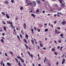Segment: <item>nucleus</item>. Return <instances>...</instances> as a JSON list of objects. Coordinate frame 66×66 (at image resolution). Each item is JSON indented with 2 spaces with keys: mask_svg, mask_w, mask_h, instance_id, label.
Here are the masks:
<instances>
[{
  "mask_svg": "<svg viewBox=\"0 0 66 66\" xmlns=\"http://www.w3.org/2000/svg\"><path fill=\"white\" fill-rule=\"evenodd\" d=\"M66 21L64 20H63L62 22L61 23V24L62 25H65L66 23Z\"/></svg>",
  "mask_w": 66,
  "mask_h": 66,
  "instance_id": "f257e3e1",
  "label": "nucleus"
},
{
  "mask_svg": "<svg viewBox=\"0 0 66 66\" xmlns=\"http://www.w3.org/2000/svg\"><path fill=\"white\" fill-rule=\"evenodd\" d=\"M17 58L18 59H20V60H21V61H22L23 60V59H22V58H21V57H20V56L17 57Z\"/></svg>",
  "mask_w": 66,
  "mask_h": 66,
  "instance_id": "f03ea898",
  "label": "nucleus"
},
{
  "mask_svg": "<svg viewBox=\"0 0 66 66\" xmlns=\"http://www.w3.org/2000/svg\"><path fill=\"white\" fill-rule=\"evenodd\" d=\"M55 32L56 34H59L60 33V32L57 31L56 30H55Z\"/></svg>",
  "mask_w": 66,
  "mask_h": 66,
  "instance_id": "7ed1b4c3",
  "label": "nucleus"
},
{
  "mask_svg": "<svg viewBox=\"0 0 66 66\" xmlns=\"http://www.w3.org/2000/svg\"><path fill=\"white\" fill-rule=\"evenodd\" d=\"M32 5H33V6H35V5H36V4L35 2L34 1V2H33Z\"/></svg>",
  "mask_w": 66,
  "mask_h": 66,
  "instance_id": "20e7f679",
  "label": "nucleus"
},
{
  "mask_svg": "<svg viewBox=\"0 0 66 66\" xmlns=\"http://www.w3.org/2000/svg\"><path fill=\"white\" fill-rule=\"evenodd\" d=\"M65 61V60L64 59H63L62 60V64H63Z\"/></svg>",
  "mask_w": 66,
  "mask_h": 66,
  "instance_id": "39448f33",
  "label": "nucleus"
},
{
  "mask_svg": "<svg viewBox=\"0 0 66 66\" xmlns=\"http://www.w3.org/2000/svg\"><path fill=\"white\" fill-rule=\"evenodd\" d=\"M24 29L25 30H26V24L25 23H24Z\"/></svg>",
  "mask_w": 66,
  "mask_h": 66,
  "instance_id": "423d86ee",
  "label": "nucleus"
},
{
  "mask_svg": "<svg viewBox=\"0 0 66 66\" xmlns=\"http://www.w3.org/2000/svg\"><path fill=\"white\" fill-rule=\"evenodd\" d=\"M39 43H40V46H41V47H42L43 46V44H42V43L41 42H39Z\"/></svg>",
  "mask_w": 66,
  "mask_h": 66,
  "instance_id": "0eeeda50",
  "label": "nucleus"
},
{
  "mask_svg": "<svg viewBox=\"0 0 66 66\" xmlns=\"http://www.w3.org/2000/svg\"><path fill=\"white\" fill-rule=\"evenodd\" d=\"M28 5H33V4L31 2V3H29L27 4Z\"/></svg>",
  "mask_w": 66,
  "mask_h": 66,
  "instance_id": "6e6552de",
  "label": "nucleus"
},
{
  "mask_svg": "<svg viewBox=\"0 0 66 66\" xmlns=\"http://www.w3.org/2000/svg\"><path fill=\"white\" fill-rule=\"evenodd\" d=\"M31 16H33L34 18H35V15L34 14L31 13Z\"/></svg>",
  "mask_w": 66,
  "mask_h": 66,
  "instance_id": "1a4fd4ad",
  "label": "nucleus"
},
{
  "mask_svg": "<svg viewBox=\"0 0 66 66\" xmlns=\"http://www.w3.org/2000/svg\"><path fill=\"white\" fill-rule=\"evenodd\" d=\"M6 17L7 18H10V16L8 15H7V14H6Z\"/></svg>",
  "mask_w": 66,
  "mask_h": 66,
  "instance_id": "9d476101",
  "label": "nucleus"
},
{
  "mask_svg": "<svg viewBox=\"0 0 66 66\" xmlns=\"http://www.w3.org/2000/svg\"><path fill=\"white\" fill-rule=\"evenodd\" d=\"M29 37V36L27 34H26V36H25V37L27 39H28V37Z\"/></svg>",
  "mask_w": 66,
  "mask_h": 66,
  "instance_id": "9b49d317",
  "label": "nucleus"
},
{
  "mask_svg": "<svg viewBox=\"0 0 66 66\" xmlns=\"http://www.w3.org/2000/svg\"><path fill=\"white\" fill-rule=\"evenodd\" d=\"M23 41L26 43L27 44V40H26V39H25L23 40Z\"/></svg>",
  "mask_w": 66,
  "mask_h": 66,
  "instance_id": "f8f14e48",
  "label": "nucleus"
},
{
  "mask_svg": "<svg viewBox=\"0 0 66 66\" xmlns=\"http://www.w3.org/2000/svg\"><path fill=\"white\" fill-rule=\"evenodd\" d=\"M26 2L27 3V4H28V3H30V1H29L28 0H26Z\"/></svg>",
  "mask_w": 66,
  "mask_h": 66,
  "instance_id": "ddd939ff",
  "label": "nucleus"
},
{
  "mask_svg": "<svg viewBox=\"0 0 66 66\" xmlns=\"http://www.w3.org/2000/svg\"><path fill=\"white\" fill-rule=\"evenodd\" d=\"M7 64L8 66H11V64L9 62L7 63Z\"/></svg>",
  "mask_w": 66,
  "mask_h": 66,
  "instance_id": "4468645a",
  "label": "nucleus"
},
{
  "mask_svg": "<svg viewBox=\"0 0 66 66\" xmlns=\"http://www.w3.org/2000/svg\"><path fill=\"white\" fill-rule=\"evenodd\" d=\"M57 14H60V15H62V13L61 12H57Z\"/></svg>",
  "mask_w": 66,
  "mask_h": 66,
  "instance_id": "2eb2a0df",
  "label": "nucleus"
},
{
  "mask_svg": "<svg viewBox=\"0 0 66 66\" xmlns=\"http://www.w3.org/2000/svg\"><path fill=\"white\" fill-rule=\"evenodd\" d=\"M59 1L60 3H62V0H59Z\"/></svg>",
  "mask_w": 66,
  "mask_h": 66,
  "instance_id": "dca6fc26",
  "label": "nucleus"
},
{
  "mask_svg": "<svg viewBox=\"0 0 66 66\" xmlns=\"http://www.w3.org/2000/svg\"><path fill=\"white\" fill-rule=\"evenodd\" d=\"M36 13H39V10L38 9H37L36 11Z\"/></svg>",
  "mask_w": 66,
  "mask_h": 66,
  "instance_id": "f3484780",
  "label": "nucleus"
},
{
  "mask_svg": "<svg viewBox=\"0 0 66 66\" xmlns=\"http://www.w3.org/2000/svg\"><path fill=\"white\" fill-rule=\"evenodd\" d=\"M54 50H55V48H53L51 50V51H54Z\"/></svg>",
  "mask_w": 66,
  "mask_h": 66,
  "instance_id": "a211bd4d",
  "label": "nucleus"
},
{
  "mask_svg": "<svg viewBox=\"0 0 66 66\" xmlns=\"http://www.w3.org/2000/svg\"><path fill=\"white\" fill-rule=\"evenodd\" d=\"M4 29V30H5V31H6V27H3Z\"/></svg>",
  "mask_w": 66,
  "mask_h": 66,
  "instance_id": "6ab92c4d",
  "label": "nucleus"
},
{
  "mask_svg": "<svg viewBox=\"0 0 66 66\" xmlns=\"http://www.w3.org/2000/svg\"><path fill=\"white\" fill-rule=\"evenodd\" d=\"M37 2V3H38V4H39L40 3V1H36Z\"/></svg>",
  "mask_w": 66,
  "mask_h": 66,
  "instance_id": "aec40b11",
  "label": "nucleus"
},
{
  "mask_svg": "<svg viewBox=\"0 0 66 66\" xmlns=\"http://www.w3.org/2000/svg\"><path fill=\"white\" fill-rule=\"evenodd\" d=\"M19 63H18V64L19 66H21V64H20V62H19Z\"/></svg>",
  "mask_w": 66,
  "mask_h": 66,
  "instance_id": "412c9836",
  "label": "nucleus"
},
{
  "mask_svg": "<svg viewBox=\"0 0 66 66\" xmlns=\"http://www.w3.org/2000/svg\"><path fill=\"white\" fill-rule=\"evenodd\" d=\"M47 31H48V29H46L45 30V32H47Z\"/></svg>",
  "mask_w": 66,
  "mask_h": 66,
  "instance_id": "4be33fe9",
  "label": "nucleus"
},
{
  "mask_svg": "<svg viewBox=\"0 0 66 66\" xmlns=\"http://www.w3.org/2000/svg\"><path fill=\"white\" fill-rule=\"evenodd\" d=\"M46 58H45V60H44V63H45V62H46Z\"/></svg>",
  "mask_w": 66,
  "mask_h": 66,
  "instance_id": "5701e85b",
  "label": "nucleus"
},
{
  "mask_svg": "<svg viewBox=\"0 0 66 66\" xmlns=\"http://www.w3.org/2000/svg\"><path fill=\"white\" fill-rule=\"evenodd\" d=\"M13 24V23L12 22H9V24Z\"/></svg>",
  "mask_w": 66,
  "mask_h": 66,
  "instance_id": "b1692460",
  "label": "nucleus"
},
{
  "mask_svg": "<svg viewBox=\"0 0 66 66\" xmlns=\"http://www.w3.org/2000/svg\"><path fill=\"white\" fill-rule=\"evenodd\" d=\"M17 37L18 38H19V40H20V38H19V36H17Z\"/></svg>",
  "mask_w": 66,
  "mask_h": 66,
  "instance_id": "393cba45",
  "label": "nucleus"
},
{
  "mask_svg": "<svg viewBox=\"0 0 66 66\" xmlns=\"http://www.w3.org/2000/svg\"><path fill=\"white\" fill-rule=\"evenodd\" d=\"M0 63H1V65H2V63H3V61H1V63L0 62Z\"/></svg>",
  "mask_w": 66,
  "mask_h": 66,
  "instance_id": "a878e982",
  "label": "nucleus"
},
{
  "mask_svg": "<svg viewBox=\"0 0 66 66\" xmlns=\"http://www.w3.org/2000/svg\"><path fill=\"white\" fill-rule=\"evenodd\" d=\"M3 41H4V40H3V39H1V42L2 43H3Z\"/></svg>",
  "mask_w": 66,
  "mask_h": 66,
  "instance_id": "bb28decb",
  "label": "nucleus"
},
{
  "mask_svg": "<svg viewBox=\"0 0 66 66\" xmlns=\"http://www.w3.org/2000/svg\"><path fill=\"white\" fill-rule=\"evenodd\" d=\"M3 23L4 24H6V23L4 22V21H3Z\"/></svg>",
  "mask_w": 66,
  "mask_h": 66,
  "instance_id": "cd10ccee",
  "label": "nucleus"
},
{
  "mask_svg": "<svg viewBox=\"0 0 66 66\" xmlns=\"http://www.w3.org/2000/svg\"><path fill=\"white\" fill-rule=\"evenodd\" d=\"M31 31L32 32V33H34V32H33V29H32Z\"/></svg>",
  "mask_w": 66,
  "mask_h": 66,
  "instance_id": "c85d7f7f",
  "label": "nucleus"
},
{
  "mask_svg": "<svg viewBox=\"0 0 66 66\" xmlns=\"http://www.w3.org/2000/svg\"><path fill=\"white\" fill-rule=\"evenodd\" d=\"M5 3H7V4H8V3H9L7 1H5Z\"/></svg>",
  "mask_w": 66,
  "mask_h": 66,
  "instance_id": "c756f323",
  "label": "nucleus"
},
{
  "mask_svg": "<svg viewBox=\"0 0 66 66\" xmlns=\"http://www.w3.org/2000/svg\"><path fill=\"white\" fill-rule=\"evenodd\" d=\"M2 14H3L4 15H5V13H4L3 12H2Z\"/></svg>",
  "mask_w": 66,
  "mask_h": 66,
  "instance_id": "7c9ffc66",
  "label": "nucleus"
},
{
  "mask_svg": "<svg viewBox=\"0 0 66 66\" xmlns=\"http://www.w3.org/2000/svg\"><path fill=\"white\" fill-rule=\"evenodd\" d=\"M11 2L12 3H14V1L13 0H12Z\"/></svg>",
  "mask_w": 66,
  "mask_h": 66,
  "instance_id": "2f4dec72",
  "label": "nucleus"
},
{
  "mask_svg": "<svg viewBox=\"0 0 66 66\" xmlns=\"http://www.w3.org/2000/svg\"><path fill=\"white\" fill-rule=\"evenodd\" d=\"M20 36L21 38H22V35H21V34L20 35Z\"/></svg>",
  "mask_w": 66,
  "mask_h": 66,
  "instance_id": "473e14b6",
  "label": "nucleus"
},
{
  "mask_svg": "<svg viewBox=\"0 0 66 66\" xmlns=\"http://www.w3.org/2000/svg\"><path fill=\"white\" fill-rule=\"evenodd\" d=\"M62 5L63 6V7H64V4H62Z\"/></svg>",
  "mask_w": 66,
  "mask_h": 66,
  "instance_id": "72a5a7b5",
  "label": "nucleus"
},
{
  "mask_svg": "<svg viewBox=\"0 0 66 66\" xmlns=\"http://www.w3.org/2000/svg\"><path fill=\"white\" fill-rule=\"evenodd\" d=\"M11 54H13V53L12 52H10V53Z\"/></svg>",
  "mask_w": 66,
  "mask_h": 66,
  "instance_id": "f704fd0d",
  "label": "nucleus"
},
{
  "mask_svg": "<svg viewBox=\"0 0 66 66\" xmlns=\"http://www.w3.org/2000/svg\"><path fill=\"white\" fill-rule=\"evenodd\" d=\"M48 65H49V66H51V64H50L49 63L48 64Z\"/></svg>",
  "mask_w": 66,
  "mask_h": 66,
  "instance_id": "c9c22d12",
  "label": "nucleus"
},
{
  "mask_svg": "<svg viewBox=\"0 0 66 66\" xmlns=\"http://www.w3.org/2000/svg\"><path fill=\"white\" fill-rule=\"evenodd\" d=\"M20 9L21 10H23V7H21L20 8Z\"/></svg>",
  "mask_w": 66,
  "mask_h": 66,
  "instance_id": "e433bc0d",
  "label": "nucleus"
},
{
  "mask_svg": "<svg viewBox=\"0 0 66 66\" xmlns=\"http://www.w3.org/2000/svg\"><path fill=\"white\" fill-rule=\"evenodd\" d=\"M5 56H7V54H6V53H5Z\"/></svg>",
  "mask_w": 66,
  "mask_h": 66,
  "instance_id": "4c0bfd02",
  "label": "nucleus"
},
{
  "mask_svg": "<svg viewBox=\"0 0 66 66\" xmlns=\"http://www.w3.org/2000/svg\"><path fill=\"white\" fill-rule=\"evenodd\" d=\"M55 55H57V53L56 52H55Z\"/></svg>",
  "mask_w": 66,
  "mask_h": 66,
  "instance_id": "58836bf2",
  "label": "nucleus"
},
{
  "mask_svg": "<svg viewBox=\"0 0 66 66\" xmlns=\"http://www.w3.org/2000/svg\"><path fill=\"white\" fill-rule=\"evenodd\" d=\"M2 35L3 36H4V35H5V34H4V33H3L2 34Z\"/></svg>",
  "mask_w": 66,
  "mask_h": 66,
  "instance_id": "ea45409f",
  "label": "nucleus"
},
{
  "mask_svg": "<svg viewBox=\"0 0 66 66\" xmlns=\"http://www.w3.org/2000/svg\"><path fill=\"white\" fill-rule=\"evenodd\" d=\"M60 35L61 36H63V34H61Z\"/></svg>",
  "mask_w": 66,
  "mask_h": 66,
  "instance_id": "a19ab883",
  "label": "nucleus"
},
{
  "mask_svg": "<svg viewBox=\"0 0 66 66\" xmlns=\"http://www.w3.org/2000/svg\"><path fill=\"white\" fill-rule=\"evenodd\" d=\"M54 23H56V21H55L54 22Z\"/></svg>",
  "mask_w": 66,
  "mask_h": 66,
  "instance_id": "79ce46f5",
  "label": "nucleus"
},
{
  "mask_svg": "<svg viewBox=\"0 0 66 66\" xmlns=\"http://www.w3.org/2000/svg\"><path fill=\"white\" fill-rule=\"evenodd\" d=\"M2 37V38H3V39H5V38H4V37Z\"/></svg>",
  "mask_w": 66,
  "mask_h": 66,
  "instance_id": "37998d69",
  "label": "nucleus"
},
{
  "mask_svg": "<svg viewBox=\"0 0 66 66\" xmlns=\"http://www.w3.org/2000/svg\"><path fill=\"white\" fill-rule=\"evenodd\" d=\"M50 11H51V12H53V10H52V9H51Z\"/></svg>",
  "mask_w": 66,
  "mask_h": 66,
  "instance_id": "c03bdc74",
  "label": "nucleus"
},
{
  "mask_svg": "<svg viewBox=\"0 0 66 66\" xmlns=\"http://www.w3.org/2000/svg\"><path fill=\"white\" fill-rule=\"evenodd\" d=\"M60 46H59L57 47V49H60Z\"/></svg>",
  "mask_w": 66,
  "mask_h": 66,
  "instance_id": "a18cd8bd",
  "label": "nucleus"
},
{
  "mask_svg": "<svg viewBox=\"0 0 66 66\" xmlns=\"http://www.w3.org/2000/svg\"><path fill=\"white\" fill-rule=\"evenodd\" d=\"M44 25L45 26H46V27H47V24L46 23H45L44 24Z\"/></svg>",
  "mask_w": 66,
  "mask_h": 66,
  "instance_id": "49530a36",
  "label": "nucleus"
},
{
  "mask_svg": "<svg viewBox=\"0 0 66 66\" xmlns=\"http://www.w3.org/2000/svg\"><path fill=\"white\" fill-rule=\"evenodd\" d=\"M43 48L44 50H46V47H43Z\"/></svg>",
  "mask_w": 66,
  "mask_h": 66,
  "instance_id": "de8ad7c7",
  "label": "nucleus"
},
{
  "mask_svg": "<svg viewBox=\"0 0 66 66\" xmlns=\"http://www.w3.org/2000/svg\"><path fill=\"white\" fill-rule=\"evenodd\" d=\"M58 42L59 43H61V41L60 40H59L58 41Z\"/></svg>",
  "mask_w": 66,
  "mask_h": 66,
  "instance_id": "09e8293b",
  "label": "nucleus"
},
{
  "mask_svg": "<svg viewBox=\"0 0 66 66\" xmlns=\"http://www.w3.org/2000/svg\"><path fill=\"white\" fill-rule=\"evenodd\" d=\"M11 27H12L13 26V25L12 24H11Z\"/></svg>",
  "mask_w": 66,
  "mask_h": 66,
  "instance_id": "8fccbe9b",
  "label": "nucleus"
},
{
  "mask_svg": "<svg viewBox=\"0 0 66 66\" xmlns=\"http://www.w3.org/2000/svg\"><path fill=\"white\" fill-rule=\"evenodd\" d=\"M26 47V48L27 49H28V46H27Z\"/></svg>",
  "mask_w": 66,
  "mask_h": 66,
  "instance_id": "3c124183",
  "label": "nucleus"
},
{
  "mask_svg": "<svg viewBox=\"0 0 66 66\" xmlns=\"http://www.w3.org/2000/svg\"><path fill=\"white\" fill-rule=\"evenodd\" d=\"M38 32H40V29H38Z\"/></svg>",
  "mask_w": 66,
  "mask_h": 66,
  "instance_id": "603ef678",
  "label": "nucleus"
},
{
  "mask_svg": "<svg viewBox=\"0 0 66 66\" xmlns=\"http://www.w3.org/2000/svg\"><path fill=\"white\" fill-rule=\"evenodd\" d=\"M51 27L52 28H53V25H52V24L51 25Z\"/></svg>",
  "mask_w": 66,
  "mask_h": 66,
  "instance_id": "864d4df0",
  "label": "nucleus"
},
{
  "mask_svg": "<svg viewBox=\"0 0 66 66\" xmlns=\"http://www.w3.org/2000/svg\"><path fill=\"white\" fill-rule=\"evenodd\" d=\"M62 9H61V8H60L59 9H58V10H59V11H61V10Z\"/></svg>",
  "mask_w": 66,
  "mask_h": 66,
  "instance_id": "5fc2aeb1",
  "label": "nucleus"
},
{
  "mask_svg": "<svg viewBox=\"0 0 66 66\" xmlns=\"http://www.w3.org/2000/svg\"><path fill=\"white\" fill-rule=\"evenodd\" d=\"M3 66H5V65H4V63H3Z\"/></svg>",
  "mask_w": 66,
  "mask_h": 66,
  "instance_id": "6e6d98bb",
  "label": "nucleus"
},
{
  "mask_svg": "<svg viewBox=\"0 0 66 66\" xmlns=\"http://www.w3.org/2000/svg\"><path fill=\"white\" fill-rule=\"evenodd\" d=\"M45 11H43V13H45Z\"/></svg>",
  "mask_w": 66,
  "mask_h": 66,
  "instance_id": "4d7b16f0",
  "label": "nucleus"
},
{
  "mask_svg": "<svg viewBox=\"0 0 66 66\" xmlns=\"http://www.w3.org/2000/svg\"><path fill=\"white\" fill-rule=\"evenodd\" d=\"M59 64V62H57L56 63V65H58Z\"/></svg>",
  "mask_w": 66,
  "mask_h": 66,
  "instance_id": "13d9d810",
  "label": "nucleus"
},
{
  "mask_svg": "<svg viewBox=\"0 0 66 66\" xmlns=\"http://www.w3.org/2000/svg\"><path fill=\"white\" fill-rule=\"evenodd\" d=\"M34 29H35V30H36V27H34Z\"/></svg>",
  "mask_w": 66,
  "mask_h": 66,
  "instance_id": "bf43d9fd",
  "label": "nucleus"
},
{
  "mask_svg": "<svg viewBox=\"0 0 66 66\" xmlns=\"http://www.w3.org/2000/svg\"><path fill=\"white\" fill-rule=\"evenodd\" d=\"M62 48H63V47L62 46V47H61V50H62Z\"/></svg>",
  "mask_w": 66,
  "mask_h": 66,
  "instance_id": "052dcab7",
  "label": "nucleus"
},
{
  "mask_svg": "<svg viewBox=\"0 0 66 66\" xmlns=\"http://www.w3.org/2000/svg\"><path fill=\"white\" fill-rule=\"evenodd\" d=\"M12 29H14V28H15V27L14 26H13L12 27Z\"/></svg>",
  "mask_w": 66,
  "mask_h": 66,
  "instance_id": "680f3d73",
  "label": "nucleus"
},
{
  "mask_svg": "<svg viewBox=\"0 0 66 66\" xmlns=\"http://www.w3.org/2000/svg\"><path fill=\"white\" fill-rule=\"evenodd\" d=\"M57 29H58L59 30H60V27H59L57 28Z\"/></svg>",
  "mask_w": 66,
  "mask_h": 66,
  "instance_id": "e2e57ef3",
  "label": "nucleus"
},
{
  "mask_svg": "<svg viewBox=\"0 0 66 66\" xmlns=\"http://www.w3.org/2000/svg\"><path fill=\"white\" fill-rule=\"evenodd\" d=\"M64 56H65V55H64V54H63V56H62V57H64Z\"/></svg>",
  "mask_w": 66,
  "mask_h": 66,
  "instance_id": "0e129e2a",
  "label": "nucleus"
},
{
  "mask_svg": "<svg viewBox=\"0 0 66 66\" xmlns=\"http://www.w3.org/2000/svg\"><path fill=\"white\" fill-rule=\"evenodd\" d=\"M18 20V18H16L15 19V20Z\"/></svg>",
  "mask_w": 66,
  "mask_h": 66,
  "instance_id": "69168bd1",
  "label": "nucleus"
},
{
  "mask_svg": "<svg viewBox=\"0 0 66 66\" xmlns=\"http://www.w3.org/2000/svg\"><path fill=\"white\" fill-rule=\"evenodd\" d=\"M38 66H41V65H40V64H38Z\"/></svg>",
  "mask_w": 66,
  "mask_h": 66,
  "instance_id": "338daca9",
  "label": "nucleus"
},
{
  "mask_svg": "<svg viewBox=\"0 0 66 66\" xmlns=\"http://www.w3.org/2000/svg\"><path fill=\"white\" fill-rule=\"evenodd\" d=\"M32 65L33 66H35V65H34V63L32 64Z\"/></svg>",
  "mask_w": 66,
  "mask_h": 66,
  "instance_id": "774afa93",
  "label": "nucleus"
}]
</instances>
